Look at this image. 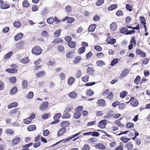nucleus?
<instances>
[{
  "label": "nucleus",
  "mask_w": 150,
  "mask_h": 150,
  "mask_svg": "<svg viewBox=\"0 0 150 150\" xmlns=\"http://www.w3.org/2000/svg\"><path fill=\"white\" fill-rule=\"evenodd\" d=\"M31 52L33 54L36 55H38L42 52V50L39 46H36L32 49Z\"/></svg>",
  "instance_id": "1"
},
{
  "label": "nucleus",
  "mask_w": 150,
  "mask_h": 150,
  "mask_svg": "<svg viewBox=\"0 0 150 150\" xmlns=\"http://www.w3.org/2000/svg\"><path fill=\"white\" fill-rule=\"evenodd\" d=\"M81 133V131H80V132H79L78 133H76L74 135H72L71 136V137H69V138H68L67 139H66L62 140H61L59 141L58 142H57L55 144L53 145V146L56 145L58 144H59V143H60L61 142H62L63 141V142L64 143L66 142H67V141H69L70 140H71L73 138H75V137H76V136H77L78 135H79V134H80Z\"/></svg>",
  "instance_id": "2"
},
{
  "label": "nucleus",
  "mask_w": 150,
  "mask_h": 150,
  "mask_svg": "<svg viewBox=\"0 0 150 150\" xmlns=\"http://www.w3.org/2000/svg\"><path fill=\"white\" fill-rule=\"evenodd\" d=\"M48 105L49 103L48 102H43L39 106V109L42 111L45 110L47 108Z\"/></svg>",
  "instance_id": "3"
},
{
  "label": "nucleus",
  "mask_w": 150,
  "mask_h": 150,
  "mask_svg": "<svg viewBox=\"0 0 150 150\" xmlns=\"http://www.w3.org/2000/svg\"><path fill=\"white\" fill-rule=\"evenodd\" d=\"M130 102L131 105L133 107H136L137 106L139 103L137 99L135 98L134 97H132L131 98L130 100L127 102V103Z\"/></svg>",
  "instance_id": "4"
},
{
  "label": "nucleus",
  "mask_w": 150,
  "mask_h": 150,
  "mask_svg": "<svg viewBox=\"0 0 150 150\" xmlns=\"http://www.w3.org/2000/svg\"><path fill=\"white\" fill-rule=\"evenodd\" d=\"M25 43L23 41H21L16 44L15 45L16 49V50H20L24 48Z\"/></svg>",
  "instance_id": "5"
},
{
  "label": "nucleus",
  "mask_w": 150,
  "mask_h": 150,
  "mask_svg": "<svg viewBox=\"0 0 150 150\" xmlns=\"http://www.w3.org/2000/svg\"><path fill=\"white\" fill-rule=\"evenodd\" d=\"M130 44L129 45L128 49L129 50H131L133 48V45L135 46L136 45V41L135 40V38L134 37H133L132 38L130 41Z\"/></svg>",
  "instance_id": "6"
},
{
  "label": "nucleus",
  "mask_w": 150,
  "mask_h": 150,
  "mask_svg": "<svg viewBox=\"0 0 150 150\" xmlns=\"http://www.w3.org/2000/svg\"><path fill=\"white\" fill-rule=\"evenodd\" d=\"M136 54L141 57L145 58L146 56V54L140 49H137L136 50Z\"/></svg>",
  "instance_id": "7"
},
{
  "label": "nucleus",
  "mask_w": 150,
  "mask_h": 150,
  "mask_svg": "<svg viewBox=\"0 0 150 150\" xmlns=\"http://www.w3.org/2000/svg\"><path fill=\"white\" fill-rule=\"evenodd\" d=\"M96 103L98 106L103 107L106 105L105 100L102 99L98 100Z\"/></svg>",
  "instance_id": "8"
},
{
  "label": "nucleus",
  "mask_w": 150,
  "mask_h": 150,
  "mask_svg": "<svg viewBox=\"0 0 150 150\" xmlns=\"http://www.w3.org/2000/svg\"><path fill=\"white\" fill-rule=\"evenodd\" d=\"M106 42L108 44L113 45L116 42V40L114 38H112L111 37H108L106 38Z\"/></svg>",
  "instance_id": "9"
},
{
  "label": "nucleus",
  "mask_w": 150,
  "mask_h": 150,
  "mask_svg": "<svg viewBox=\"0 0 150 150\" xmlns=\"http://www.w3.org/2000/svg\"><path fill=\"white\" fill-rule=\"evenodd\" d=\"M94 147L96 149L104 150L106 148V146L103 144L101 143H98L95 144Z\"/></svg>",
  "instance_id": "10"
},
{
  "label": "nucleus",
  "mask_w": 150,
  "mask_h": 150,
  "mask_svg": "<svg viewBox=\"0 0 150 150\" xmlns=\"http://www.w3.org/2000/svg\"><path fill=\"white\" fill-rule=\"evenodd\" d=\"M129 72V70L127 69H124L122 72L119 78L121 79L126 76Z\"/></svg>",
  "instance_id": "11"
},
{
  "label": "nucleus",
  "mask_w": 150,
  "mask_h": 150,
  "mask_svg": "<svg viewBox=\"0 0 150 150\" xmlns=\"http://www.w3.org/2000/svg\"><path fill=\"white\" fill-rule=\"evenodd\" d=\"M107 121L106 120H102L99 122L98 126L99 127L102 128H105L106 125Z\"/></svg>",
  "instance_id": "12"
},
{
  "label": "nucleus",
  "mask_w": 150,
  "mask_h": 150,
  "mask_svg": "<svg viewBox=\"0 0 150 150\" xmlns=\"http://www.w3.org/2000/svg\"><path fill=\"white\" fill-rule=\"evenodd\" d=\"M77 93L74 91H72L68 93V96L72 99L76 98L77 97Z\"/></svg>",
  "instance_id": "13"
},
{
  "label": "nucleus",
  "mask_w": 150,
  "mask_h": 150,
  "mask_svg": "<svg viewBox=\"0 0 150 150\" xmlns=\"http://www.w3.org/2000/svg\"><path fill=\"white\" fill-rule=\"evenodd\" d=\"M97 25L96 24H93L90 25L88 28V31L92 32L94 31L96 28Z\"/></svg>",
  "instance_id": "14"
},
{
  "label": "nucleus",
  "mask_w": 150,
  "mask_h": 150,
  "mask_svg": "<svg viewBox=\"0 0 150 150\" xmlns=\"http://www.w3.org/2000/svg\"><path fill=\"white\" fill-rule=\"evenodd\" d=\"M66 129L65 127H62L58 131L57 136L60 137L63 135L66 131Z\"/></svg>",
  "instance_id": "15"
},
{
  "label": "nucleus",
  "mask_w": 150,
  "mask_h": 150,
  "mask_svg": "<svg viewBox=\"0 0 150 150\" xmlns=\"http://www.w3.org/2000/svg\"><path fill=\"white\" fill-rule=\"evenodd\" d=\"M23 34L22 33H19L16 35L14 37V40L17 41L21 40L23 37Z\"/></svg>",
  "instance_id": "16"
},
{
  "label": "nucleus",
  "mask_w": 150,
  "mask_h": 150,
  "mask_svg": "<svg viewBox=\"0 0 150 150\" xmlns=\"http://www.w3.org/2000/svg\"><path fill=\"white\" fill-rule=\"evenodd\" d=\"M18 114V115L20 114V112L18 110V109L17 108H14L10 111L9 114L11 115H14L15 114Z\"/></svg>",
  "instance_id": "17"
},
{
  "label": "nucleus",
  "mask_w": 150,
  "mask_h": 150,
  "mask_svg": "<svg viewBox=\"0 0 150 150\" xmlns=\"http://www.w3.org/2000/svg\"><path fill=\"white\" fill-rule=\"evenodd\" d=\"M117 24L116 22H114L112 23L110 25V29L112 31H115L117 28Z\"/></svg>",
  "instance_id": "18"
},
{
  "label": "nucleus",
  "mask_w": 150,
  "mask_h": 150,
  "mask_svg": "<svg viewBox=\"0 0 150 150\" xmlns=\"http://www.w3.org/2000/svg\"><path fill=\"white\" fill-rule=\"evenodd\" d=\"M75 79L73 77H70L68 79V83L69 86L71 85L75 82Z\"/></svg>",
  "instance_id": "19"
},
{
  "label": "nucleus",
  "mask_w": 150,
  "mask_h": 150,
  "mask_svg": "<svg viewBox=\"0 0 150 150\" xmlns=\"http://www.w3.org/2000/svg\"><path fill=\"white\" fill-rule=\"evenodd\" d=\"M10 7V5L9 4L4 3V1L2 3L1 5L0 8L1 9H6Z\"/></svg>",
  "instance_id": "20"
},
{
  "label": "nucleus",
  "mask_w": 150,
  "mask_h": 150,
  "mask_svg": "<svg viewBox=\"0 0 150 150\" xmlns=\"http://www.w3.org/2000/svg\"><path fill=\"white\" fill-rule=\"evenodd\" d=\"M17 69H7L5 71L10 74H14L17 71Z\"/></svg>",
  "instance_id": "21"
},
{
  "label": "nucleus",
  "mask_w": 150,
  "mask_h": 150,
  "mask_svg": "<svg viewBox=\"0 0 150 150\" xmlns=\"http://www.w3.org/2000/svg\"><path fill=\"white\" fill-rule=\"evenodd\" d=\"M67 45L70 47L73 48H75L76 44L74 42L71 41L68 42Z\"/></svg>",
  "instance_id": "22"
},
{
  "label": "nucleus",
  "mask_w": 150,
  "mask_h": 150,
  "mask_svg": "<svg viewBox=\"0 0 150 150\" xmlns=\"http://www.w3.org/2000/svg\"><path fill=\"white\" fill-rule=\"evenodd\" d=\"M70 125L69 122L67 121H63L62 122L60 126L62 127H68Z\"/></svg>",
  "instance_id": "23"
},
{
  "label": "nucleus",
  "mask_w": 150,
  "mask_h": 150,
  "mask_svg": "<svg viewBox=\"0 0 150 150\" xmlns=\"http://www.w3.org/2000/svg\"><path fill=\"white\" fill-rule=\"evenodd\" d=\"M21 140L20 138L19 137L15 138L12 141V145L13 146L17 144L21 141Z\"/></svg>",
  "instance_id": "24"
},
{
  "label": "nucleus",
  "mask_w": 150,
  "mask_h": 150,
  "mask_svg": "<svg viewBox=\"0 0 150 150\" xmlns=\"http://www.w3.org/2000/svg\"><path fill=\"white\" fill-rule=\"evenodd\" d=\"M125 147L128 150H132L133 147V145L131 142H129L125 144Z\"/></svg>",
  "instance_id": "25"
},
{
  "label": "nucleus",
  "mask_w": 150,
  "mask_h": 150,
  "mask_svg": "<svg viewBox=\"0 0 150 150\" xmlns=\"http://www.w3.org/2000/svg\"><path fill=\"white\" fill-rule=\"evenodd\" d=\"M46 74V72L45 71H40L37 73L36 76L37 77L39 78L43 77Z\"/></svg>",
  "instance_id": "26"
},
{
  "label": "nucleus",
  "mask_w": 150,
  "mask_h": 150,
  "mask_svg": "<svg viewBox=\"0 0 150 150\" xmlns=\"http://www.w3.org/2000/svg\"><path fill=\"white\" fill-rule=\"evenodd\" d=\"M114 94L112 92H110L109 94L107 95L105 98L108 100H112L113 99Z\"/></svg>",
  "instance_id": "27"
},
{
  "label": "nucleus",
  "mask_w": 150,
  "mask_h": 150,
  "mask_svg": "<svg viewBox=\"0 0 150 150\" xmlns=\"http://www.w3.org/2000/svg\"><path fill=\"white\" fill-rule=\"evenodd\" d=\"M86 72L89 75H93L94 72V70L91 67H88L86 70Z\"/></svg>",
  "instance_id": "28"
},
{
  "label": "nucleus",
  "mask_w": 150,
  "mask_h": 150,
  "mask_svg": "<svg viewBox=\"0 0 150 150\" xmlns=\"http://www.w3.org/2000/svg\"><path fill=\"white\" fill-rule=\"evenodd\" d=\"M71 117V115L68 112L64 111V114L62 116V118L63 119L69 118Z\"/></svg>",
  "instance_id": "29"
},
{
  "label": "nucleus",
  "mask_w": 150,
  "mask_h": 150,
  "mask_svg": "<svg viewBox=\"0 0 150 150\" xmlns=\"http://www.w3.org/2000/svg\"><path fill=\"white\" fill-rule=\"evenodd\" d=\"M18 105V103L16 102H14L9 104L8 106V109H11L13 107H16Z\"/></svg>",
  "instance_id": "30"
},
{
  "label": "nucleus",
  "mask_w": 150,
  "mask_h": 150,
  "mask_svg": "<svg viewBox=\"0 0 150 150\" xmlns=\"http://www.w3.org/2000/svg\"><path fill=\"white\" fill-rule=\"evenodd\" d=\"M120 140L124 143H127L130 140V138L126 137H122L120 138Z\"/></svg>",
  "instance_id": "31"
},
{
  "label": "nucleus",
  "mask_w": 150,
  "mask_h": 150,
  "mask_svg": "<svg viewBox=\"0 0 150 150\" xmlns=\"http://www.w3.org/2000/svg\"><path fill=\"white\" fill-rule=\"evenodd\" d=\"M118 61L119 60L118 58L113 59L111 61L110 65L112 67H113L117 64Z\"/></svg>",
  "instance_id": "32"
},
{
  "label": "nucleus",
  "mask_w": 150,
  "mask_h": 150,
  "mask_svg": "<svg viewBox=\"0 0 150 150\" xmlns=\"http://www.w3.org/2000/svg\"><path fill=\"white\" fill-rule=\"evenodd\" d=\"M82 71L81 69L78 70L76 72L75 74V77L76 78H80L82 75Z\"/></svg>",
  "instance_id": "33"
},
{
  "label": "nucleus",
  "mask_w": 150,
  "mask_h": 150,
  "mask_svg": "<svg viewBox=\"0 0 150 150\" xmlns=\"http://www.w3.org/2000/svg\"><path fill=\"white\" fill-rule=\"evenodd\" d=\"M81 60V58L80 56H76L73 61L74 63L76 64L80 62Z\"/></svg>",
  "instance_id": "34"
},
{
  "label": "nucleus",
  "mask_w": 150,
  "mask_h": 150,
  "mask_svg": "<svg viewBox=\"0 0 150 150\" xmlns=\"http://www.w3.org/2000/svg\"><path fill=\"white\" fill-rule=\"evenodd\" d=\"M94 92L92 91L91 89L87 90L86 92V95L88 96H91L94 94Z\"/></svg>",
  "instance_id": "35"
},
{
  "label": "nucleus",
  "mask_w": 150,
  "mask_h": 150,
  "mask_svg": "<svg viewBox=\"0 0 150 150\" xmlns=\"http://www.w3.org/2000/svg\"><path fill=\"white\" fill-rule=\"evenodd\" d=\"M117 7V4H112L108 7V9L109 11H111L116 9Z\"/></svg>",
  "instance_id": "36"
},
{
  "label": "nucleus",
  "mask_w": 150,
  "mask_h": 150,
  "mask_svg": "<svg viewBox=\"0 0 150 150\" xmlns=\"http://www.w3.org/2000/svg\"><path fill=\"white\" fill-rule=\"evenodd\" d=\"M125 8L129 12H131L133 10V6L132 5L126 4Z\"/></svg>",
  "instance_id": "37"
},
{
  "label": "nucleus",
  "mask_w": 150,
  "mask_h": 150,
  "mask_svg": "<svg viewBox=\"0 0 150 150\" xmlns=\"http://www.w3.org/2000/svg\"><path fill=\"white\" fill-rule=\"evenodd\" d=\"M13 54V52L12 51H10L9 52L7 53L6 54L5 57H4V59H8L11 57Z\"/></svg>",
  "instance_id": "38"
},
{
  "label": "nucleus",
  "mask_w": 150,
  "mask_h": 150,
  "mask_svg": "<svg viewBox=\"0 0 150 150\" xmlns=\"http://www.w3.org/2000/svg\"><path fill=\"white\" fill-rule=\"evenodd\" d=\"M27 129L29 131H33L36 129V127L35 125H31L28 127Z\"/></svg>",
  "instance_id": "39"
},
{
  "label": "nucleus",
  "mask_w": 150,
  "mask_h": 150,
  "mask_svg": "<svg viewBox=\"0 0 150 150\" xmlns=\"http://www.w3.org/2000/svg\"><path fill=\"white\" fill-rule=\"evenodd\" d=\"M63 41L60 38H57L53 40V41L52 42V43L55 44H57L59 43L62 42Z\"/></svg>",
  "instance_id": "40"
},
{
  "label": "nucleus",
  "mask_w": 150,
  "mask_h": 150,
  "mask_svg": "<svg viewBox=\"0 0 150 150\" xmlns=\"http://www.w3.org/2000/svg\"><path fill=\"white\" fill-rule=\"evenodd\" d=\"M81 114L80 112L76 111L73 115V117L75 119H78L80 118Z\"/></svg>",
  "instance_id": "41"
},
{
  "label": "nucleus",
  "mask_w": 150,
  "mask_h": 150,
  "mask_svg": "<svg viewBox=\"0 0 150 150\" xmlns=\"http://www.w3.org/2000/svg\"><path fill=\"white\" fill-rule=\"evenodd\" d=\"M23 6L24 7L27 8L30 6V4L27 0H25L23 2Z\"/></svg>",
  "instance_id": "42"
},
{
  "label": "nucleus",
  "mask_w": 150,
  "mask_h": 150,
  "mask_svg": "<svg viewBox=\"0 0 150 150\" xmlns=\"http://www.w3.org/2000/svg\"><path fill=\"white\" fill-rule=\"evenodd\" d=\"M21 25V23L18 21H15L13 24V26L16 28H19Z\"/></svg>",
  "instance_id": "43"
},
{
  "label": "nucleus",
  "mask_w": 150,
  "mask_h": 150,
  "mask_svg": "<svg viewBox=\"0 0 150 150\" xmlns=\"http://www.w3.org/2000/svg\"><path fill=\"white\" fill-rule=\"evenodd\" d=\"M22 87L23 88H25L28 86V83L27 81L23 80L22 84Z\"/></svg>",
  "instance_id": "44"
},
{
  "label": "nucleus",
  "mask_w": 150,
  "mask_h": 150,
  "mask_svg": "<svg viewBox=\"0 0 150 150\" xmlns=\"http://www.w3.org/2000/svg\"><path fill=\"white\" fill-rule=\"evenodd\" d=\"M89 76L88 75H86L81 78L82 81L86 83L88 81Z\"/></svg>",
  "instance_id": "45"
},
{
  "label": "nucleus",
  "mask_w": 150,
  "mask_h": 150,
  "mask_svg": "<svg viewBox=\"0 0 150 150\" xmlns=\"http://www.w3.org/2000/svg\"><path fill=\"white\" fill-rule=\"evenodd\" d=\"M20 61L21 63L23 64H26L28 63L29 61L28 57H26L23 58V59L21 60Z\"/></svg>",
  "instance_id": "46"
},
{
  "label": "nucleus",
  "mask_w": 150,
  "mask_h": 150,
  "mask_svg": "<svg viewBox=\"0 0 150 150\" xmlns=\"http://www.w3.org/2000/svg\"><path fill=\"white\" fill-rule=\"evenodd\" d=\"M85 50L86 48L85 47H81L79 49L78 52L79 54H81L84 52H85Z\"/></svg>",
  "instance_id": "47"
},
{
  "label": "nucleus",
  "mask_w": 150,
  "mask_h": 150,
  "mask_svg": "<svg viewBox=\"0 0 150 150\" xmlns=\"http://www.w3.org/2000/svg\"><path fill=\"white\" fill-rule=\"evenodd\" d=\"M129 31L128 29L126 28L122 27L120 30V32L122 34H124Z\"/></svg>",
  "instance_id": "48"
},
{
  "label": "nucleus",
  "mask_w": 150,
  "mask_h": 150,
  "mask_svg": "<svg viewBox=\"0 0 150 150\" xmlns=\"http://www.w3.org/2000/svg\"><path fill=\"white\" fill-rule=\"evenodd\" d=\"M59 78L61 81L64 80L66 78L65 74L63 72L59 74Z\"/></svg>",
  "instance_id": "49"
},
{
  "label": "nucleus",
  "mask_w": 150,
  "mask_h": 150,
  "mask_svg": "<svg viewBox=\"0 0 150 150\" xmlns=\"http://www.w3.org/2000/svg\"><path fill=\"white\" fill-rule=\"evenodd\" d=\"M127 94V92L126 91H124L120 93V96L122 98H125Z\"/></svg>",
  "instance_id": "50"
},
{
  "label": "nucleus",
  "mask_w": 150,
  "mask_h": 150,
  "mask_svg": "<svg viewBox=\"0 0 150 150\" xmlns=\"http://www.w3.org/2000/svg\"><path fill=\"white\" fill-rule=\"evenodd\" d=\"M32 121L31 119H30L29 117L23 120V123L25 124H29Z\"/></svg>",
  "instance_id": "51"
},
{
  "label": "nucleus",
  "mask_w": 150,
  "mask_h": 150,
  "mask_svg": "<svg viewBox=\"0 0 150 150\" xmlns=\"http://www.w3.org/2000/svg\"><path fill=\"white\" fill-rule=\"evenodd\" d=\"M109 89L108 88L107 89L103 91L102 94V96H105L109 94Z\"/></svg>",
  "instance_id": "52"
},
{
  "label": "nucleus",
  "mask_w": 150,
  "mask_h": 150,
  "mask_svg": "<svg viewBox=\"0 0 150 150\" xmlns=\"http://www.w3.org/2000/svg\"><path fill=\"white\" fill-rule=\"evenodd\" d=\"M141 79V77L139 76H137L135 79L134 82L136 84H138Z\"/></svg>",
  "instance_id": "53"
},
{
  "label": "nucleus",
  "mask_w": 150,
  "mask_h": 150,
  "mask_svg": "<svg viewBox=\"0 0 150 150\" xmlns=\"http://www.w3.org/2000/svg\"><path fill=\"white\" fill-rule=\"evenodd\" d=\"M54 21V18L52 17H50L48 18L47 20V22L50 24H52L53 23Z\"/></svg>",
  "instance_id": "54"
},
{
  "label": "nucleus",
  "mask_w": 150,
  "mask_h": 150,
  "mask_svg": "<svg viewBox=\"0 0 150 150\" xmlns=\"http://www.w3.org/2000/svg\"><path fill=\"white\" fill-rule=\"evenodd\" d=\"M57 48L59 51L61 52H63L64 51L65 48L62 45H58Z\"/></svg>",
  "instance_id": "55"
},
{
  "label": "nucleus",
  "mask_w": 150,
  "mask_h": 150,
  "mask_svg": "<svg viewBox=\"0 0 150 150\" xmlns=\"http://www.w3.org/2000/svg\"><path fill=\"white\" fill-rule=\"evenodd\" d=\"M104 0H98L96 3V6H100L102 5L104 3Z\"/></svg>",
  "instance_id": "56"
},
{
  "label": "nucleus",
  "mask_w": 150,
  "mask_h": 150,
  "mask_svg": "<svg viewBox=\"0 0 150 150\" xmlns=\"http://www.w3.org/2000/svg\"><path fill=\"white\" fill-rule=\"evenodd\" d=\"M17 91V87L16 86H14L11 90L10 93L11 94H15Z\"/></svg>",
  "instance_id": "57"
},
{
  "label": "nucleus",
  "mask_w": 150,
  "mask_h": 150,
  "mask_svg": "<svg viewBox=\"0 0 150 150\" xmlns=\"http://www.w3.org/2000/svg\"><path fill=\"white\" fill-rule=\"evenodd\" d=\"M9 81L12 83H14L16 81V78L15 76L12 77L10 78L9 79Z\"/></svg>",
  "instance_id": "58"
},
{
  "label": "nucleus",
  "mask_w": 150,
  "mask_h": 150,
  "mask_svg": "<svg viewBox=\"0 0 150 150\" xmlns=\"http://www.w3.org/2000/svg\"><path fill=\"white\" fill-rule=\"evenodd\" d=\"M33 144L32 143H31L23 145L22 146V147L24 149H26L27 150H29V147L32 145Z\"/></svg>",
  "instance_id": "59"
},
{
  "label": "nucleus",
  "mask_w": 150,
  "mask_h": 150,
  "mask_svg": "<svg viewBox=\"0 0 150 150\" xmlns=\"http://www.w3.org/2000/svg\"><path fill=\"white\" fill-rule=\"evenodd\" d=\"M134 127V124L131 122H128L126 125V127L128 128H133Z\"/></svg>",
  "instance_id": "60"
},
{
  "label": "nucleus",
  "mask_w": 150,
  "mask_h": 150,
  "mask_svg": "<svg viewBox=\"0 0 150 150\" xmlns=\"http://www.w3.org/2000/svg\"><path fill=\"white\" fill-rule=\"evenodd\" d=\"M96 63L97 66H99L105 65V62L101 60L97 61L96 62Z\"/></svg>",
  "instance_id": "61"
},
{
  "label": "nucleus",
  "mask_w": 150,
  "mask_h": 150,
  "mask_svg": "<svg viewBox=\"0 0 150 150\" xmlns=\"http://www.w3.org/2000/svg\"><path fill=\"white\" fill-rule=\"evenodd\" d=\"M6 133L7 134L12 135L14 133V131L12 129H8L6 130Z\"/></svg>",
  "instance_id": "62"
},
{
  "label": "nucleus",
  "mask_w": 150,
  "mask_h": 150,
  "mask_svg": "<svg viewBox=\"0 0 150 150\" xmlns=\"http://www.w3.org/2000/svg\"><path fill=\"white\" fill-rule=\"evenodd\" d=\"M50 115V114H48V113H46L43 115L42 116V118L43 120L49 118Z\"/></svg>",
  "instance_id": "63"
},
{
  "label": "nucleus",
  "mask_w": 150,
  "mask_h": 150,
  "mask_svg": "<svg viewBox=\"0 0 150 150\" xmlns=\"http://www.w3.org/2000/svg\"><path fill=\"white\" fill-rule=\"evenodd\" d=\"M73 52L72 51L68 52L66 54V57L67 58H71L73 56Z\"/></svg>",
  "instance_id": "64"
}]
</instances>
